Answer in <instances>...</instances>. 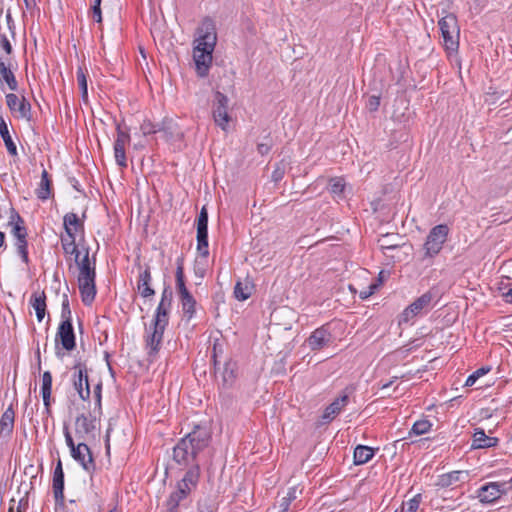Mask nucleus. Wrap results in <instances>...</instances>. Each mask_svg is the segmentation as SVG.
Listing matches in <instances>:
<instances>
[{"mask_svg":"<svg viewBox=\"0 0 512 512\" xmlns=\"http://www.w3.org/2000/svg\"><path fill=\"white\" fill-rule=\"evenodd\" d=\"M211 432L206 426L196 425L191 432L181 438L173 448V462L182 469H192L199 465L202 453L209 447Z\"/></svg>","mask_w":512,"mask_h":512,"instance_id":"nucleus-1","label":"nucleus"},{"mask_svg":"<svg viewBox=\"0 0 512 512\" xmlns=\"http://www.w3.org/2000/svg\"><path fill=\"white\" fill-rule=\"evenodd\" d=\"M198 37L193 49V59L196 72L199 77H206L212 64V53L214 51L217 34L214 21L206 17L197 30Z\"/></svg>","mask_w":512,"mask_h":512,"instance_id":"nucleus-2","label":"nucleus"},{"mask_svg":"<svg viewBox=\"0 0 512 512\" xmlns=\"http://www.w3.org/2000/svg\"><path fill=\"white\" fill-rule=\"evenodd\" d=\"M8 226L11 227V235L15 239L14 245L18 255L21 257L25 264L29 263L28 257V242H27V229L23 218L14 210L12 211Z\"/></svg>","mask_w":512,"mask_h":512,"instance_id":"nucleus-3","label":"nucleus"},{"mask_svg":"<svg viewBox=\"0 0 512 512\" xmlns=\"http://www.w3.org/2000/svg\"><path fill=\"white\" fill-rule=\"evenodd\" d=\"M438 25L445 50L448 52H456L459 48L460 33L456 16L452 13L447 14L439 20Z\"/></svg>","mask_w":512,"mask_h":512,"instance_id":"nucleus-4","label":"nucleus"},{"mask_svg":"<svg viewBox=\"0 0 512 512\" xmlns=\"http://www.w3.org/2000/svg\"><path fill=\"white\" fill-rule=\"evenodd\" d=\"M449 235V227L446 224L434 226L428 233L423 245L425 257L433 258L440 253Z\"/></svg>","mask_w":512,"mask_h":512,"instance_id":"nucleus-5","label":"nucleus"},{"mask_svg":"<svg viewBox=\"0 0 512 512\" xmlns=\"http://www.w3.org/2000/svg\"><path fill=\"white\" fill-rule=\"evenodd\" d=\"M508 494L506 481L488 482L482 485L476 491V498L484 505L493 504L503 495Z\"/></svg>","mask_w":512,"mask_h":512,"instance_id":"nucleus-6","label":"nucleus"},{"mask_svg":"<svg viewBox=\"0 0 512 512\" xmlns=\"http://www.w3.org/2000/svg\"><path fill=\"white\" fill-rule=\"evenodd\" d=\"M56 355L61 356L59 344L64 350L72 351L76 346L75 333L72 325V320H62L55 336Z\"/></svg>","mask_w":512,"mask_h":512,"instance_id":"nucleus-7","label":"nucleus"},{"mask_svg":"<svg viewBox=\"0 0 512 512\" xmlns=\"http://www.w3.org/2000/svg\"><path fill=\"white\" fill-rule=\"evenodd\" d=\"M434 298L433 292L427 291L414 300L409 306H407L401 315L399 316V324L408 323L417 315H419L423 310H428L430 308L431 302Z\"/></svg>","mask_w":512,"mask_h":512,"instance_id":"nucleus-8","label":"nucleus"},{"mask_svg":"<svg viewBox=\"0 0 512 512\" xmlns=\"http://www.w3.org/2000/svg\"><path fill=\"white\" fill-rule=\"evenodd\" d=\"M166 326H153V323L149 326L145 335V349L147 352L148 360L153 362L160 350L164 331Z\"/></svg>","mask_w":512,"mask_h":512,"instance_id":"nucleus-9","label":"nucleus"},{"mask_svg":"<svg viewBox=\"0 0 512 512\" xmlns=\"http://www.w3.org/2000/svg\"><path fill=\"white\" fill-rule=\"evenodd\" d=\"M96 418L90 414H81L75 419V435L77 440L90 442L96 438Z\"/></svg>","mask_w":512,"mask_h":512,"instance_id":"nucleus-10","label":"nucleus"},{"mask_svg":"<svg viewBox=\"0 0 512 512\" xmlns=\"http://www.w3.org/2000/svg\"><path fill=\"white\" fill-rule=\"evenodd\" d=\"M129 129H123L120 123L116 125V138L113 145L114 157L117 165L127 167L125 147L130 144Z\"/></svg>","mask_w":512,"mask_h":512,"instance_id":"nucleus-11","label":"nucleus"},{"mask_svg":"<svg viewBox=\"0 0 512 512\" xmlns=\"http://www.w3.org/2000/svg\"><path fill=\"white\" fill-rule=\"evenodd\" d=\"M228 104V97L217 91L214 96L212 114L216 125L219 126L222 130H226L227 125L231 119L228 114Z\"/></svg>","mask_w":512,"mask_h":512,"instance_id":"nucleus-12","label":"nucleus"},{"mask_svg":"<svg viewBox=\"0 0 512 512\" xmlns=\"http://www.w3.org/2000/svg\"><path fill=\"white\" fill-rule=\"evenodd\" d=\"M74 373L72 377V383L74 389L77 391L79 397L83 401H87L90 398V386L88 381L87 368L85 364L77 363L73 367Z\"/></svg>","mask_w":512,"mask_h":512,"instance_id":"nucleus-13","label":"nucleus"},{"mask_svg":"<svg viewBox=\"0 0 512 512\" xmlns=\"http://www.w3.org/2000/svg\"><path fill=\"white\" fill-rule=\"evenodd\" d=\"M352 393V389L345 388L342 393L332 403H330L324 410L321 416V424L330 423L334 420L342 410L349 403V395Z\"/></svg>","mask_w":512,"mask_h":512,"instance_id":"nucleus-14","label":"nucleus"},{"mask_svg":"<svg viewBox=\"0 0 512 512\" xmlns=\"http://www.w3.org/2000/svg\"><path fill=\"white\" fill-rule=\"evenodd\" d=\"M5 98L11 113L16 114V117L25 119L26 121L32 120V107L24 96L19 98L14 93H8Z\"/></svg>","mask_w":512,"mask_h":512,"instance_id":"nucleus-15","label":"nucleus"},{"mask_svg":"<svg viewBox=\"0 0 512 512\" xmlns=\"http://www.w3.org/2000/svg\"><path fill=\"white\" fill-rule=\"evenodd\" d=\"M72 458L77 461L87 472L95 469V463L92 457L88 442L78 440L75 448L71 451Z\"/></svg>","mask_w":512,"mask_h":512,"instance_id":"nucleus-16","label":"nucleus"},{"mask_svg":"<svg viewBox=\"0 0 512 512\" xmlns=\"http://www.w3.org/2000/svg\"><path fill=\"white\" fill-rule=\"evenodd\" d=\"M200 478V468L195 466L188 469L183 478L177 483V491H182L183 495L187 498L189 494L196 489Z\"/></svg>","mask_w":512,"mask_h":512,"instance_id":"nucleus-17","label":"nucleus"},{"mask_svg":"<svg viewBox=\"0 0 512 512\" xmlns=\"http://www.w3.org/2000/svg\"><path fill=\"white\" fill-rule=\"evenodd\" d=\"M152 275L150 266L142 268L139 265V275L137 279V290L143 298H149L155 295V290L151 287Z\"/></svg>","mask_w":512,"mask_h":512,"instance_id":"nucleus-18","label":"nucleus"},{"mask_svg":"<svg viewBox=\"0 0 512 512\" xmlns=\"http://www.w3.org/2000/svg\"><path fill=\"white\" fill-rule=\"evenodd\" d=\"M332 341V335L327 326L323 325L315 329L307 339L308 345L311 350H320L327 346Z\"/></svg>","mask_w":512,"mask_h":512,"instance_id":"nucleus-19","label":"nucleus"},{"mask_svg":"<svg viewBox=\"0 0 512 512\" xmlns=\"http://www.w3.org/2000/svg\"><path fill=\"white\" fill-rule=\"evenodd\" d=\"M78 269V278L96 277V260L89 258V249L85 248L84 255L74 259Z\"/></svg>","mask_w":512,"mask_h":512,"instance_id":"nucleus-20","label":"nucleus"},{"mask_svg":"<svg viewBox=\"0 0 512 512\" xmlns=\"http://www.w3.org/2000/svg\"><path fill=\"white\" fill-rule=\"evenodd\" d=\"M96 277L90 278H78V286L82 298V302L85 305H91L96 296Z\"/></svg>","mask_w":512,"mask_h":512,"instance_id":"nucleus-21","label":"nucleus"},{"mask_svg":"<svg viewBox=\"0 0 512 512\" xmlns=\"http://www.w3.org/2000/svg\"><path fill=\"white\" fill-rule=\"evenodd\" d=\"M0 83H6L11 91L18 89V82L11 69L10 60L0 56Z\"/></svg>","mask_w":512,"mask_h":512,"instance_id":"nucleus-22","label":"nucleus"},{"mask_svg":"<svg viewBox=\"0 0 512 512\" xmlns=\"http://www.w3.org/2000/svg\"><path fill=\"white\" fill-rule=\"evenodd\" d=\"M468 477L467 471H451L438 476L435 485L440 488L454 487Z\"/></svg>","mask_w":512,"mask_h":512,"instance_id":"nucleus-23","label":"nucleus"},{"mask_svg":"<svg viewBox=\"0 0 512 512\" xmlns=\"http://www.w3.org/2000/svg\"><path fill=\"white\" fill-rule=\"evenodd\" d=\"M52 488L55 500L62 503L64 501V472L60 460L54 469Z\"/></svg>","mask_w":512,"mask_h":512,"instance_id":"nucleus-24","label":"nucleus"},{"mask_svg":"<svg viewBox=\"0 0 512 512\" xmlns=\"http://www.w3.org/2000/svg\"><path fill=\"white\" fill-rule=\"evenodd\" d=\"M499 439L497 437L487 436L485 431L481 428L475 429L473 433V439L471 448L473 449H484L497 446Z\"/></svg>","mask_w":512,"mask_h":512,"instance_id":"nucleus-25","label":"nucleus"},{"mask_svg":"<svg viewBox=\"0 0 512 512\" xmlns=\"http://www.w3.org/2000/svg\"><path fill=\"white\" fill-rule=\"evenodd\" d=\"M30 305L34 308L36 312V317L39 322H41L46 313V294L44 291H35L32 293L30 300Z\"/></svg>","mask_w":512,"mask_h":512,"instance_id":"nucleus-26","label":"nucleus"},{"mask_svg":"<svg viewBox=\"0 0 512 512\" xmlns=\"http://www.w3.org/2000/svg\"><path fill=\"white\" fill-rule=\"evenodd\" d=\"M35 194L37 198L42 201H46L52 196V180L46 169H43L41 173V179L35 190Z\"/></svg>","mask_w":512,"mask_h":512,"instance_id":"nucleus-27","label":"nucleus"},{"mask_svg":"<svg viewBox=\"0 0 512 512\" xmlns=\"http://www.w3.org/2000/svg\"><path fill=\"white\" fill-rule=\"evenodd\" d=\"M52 393V374L45 371L42 375L41 395L47 413H50Z\"/></svg>","mask_w":512,"mask_h":512,"instance_id":"nucleus-28","label":"nucleus"},{"mask_svg":"<svg viewBox=\"0 0 512 512\" xmlns=\"http://www.w3.org/2000/svg\"><path fill=\"white\" fill-rule=\"evenodd\" d=\"M172 304L159 302L153 317V326H166L169 323V314Z\"/></svg>","mask_w":512,"mask_h":512,"instance_id":"nucleus-29","label":"nucleus"},{"mask_svg":"<svg viewBox=\"0 0 512 512\" xmlns=\"http://www.w3.org/2000/svg\"><path fill=\"white\" fill-rule=\"evenodd\" d=\"M0 136L4 141L8 153L11 156H17V147L9 133L8 125L2 116H0Z\"/></svg>","mask_w":512,"mask_h":512,"instance_id":"nucleus-30","label":"nucleus"},{"mask_svg":"<svg viewBox=\"0 0 512 512\" xmlns=\"http://www.w3.org/2000/svg\"><path fill=\"white\" fill-rule=\"evenodd\" d=\"M374 454L375 452L373 448L365 445H358L354 449V464L363 465L370 461L373 458Z\"/></svg>","mask_w":512,"mask_h":512,"instance_id":"nucleus-31","label":"nucleus"},{"mask_svg":"<svg viewBox=\"0 0 512 512\" xmlns=\"http://www.w3.org/2000/svg\"><path fill=\"white\" fill-rule=\"evenodd\" d=\"M15 412L13 408L8 407L1 416L0 419V432L2 434L10 435L14 427Z\"/></svg>","mask_w":512,"mask_h":512,"instance_id":"nucleus-32","label":"nucleus"},{"mask_svg":"<svg viewBox=\"0 0 512 512\" xmlns=\"http://www.w3.org/2000/svg\"><path fill=\"white\" fill-rule=\"evenodd\" d=\"M175 278H176V289L179 293L189 291L185 284V275H184V256L181 254L176 259V272H175Z\"/></svg>","mask_w":512,"mask_h":512,"instance_id":"nucleus-33","label":"nucleus"},{"mask_svg":"<svg viewBox=\"0 0 512 512\" xmlns=\"http://www.w3.org/2000/svg\"><path fill=\"white\" fill-rule=\"evenodd\" d=\"M159 128L161 129L158 131V133H162L163 138L166 141H169L175 137L180 136L176 124L173 122L172 119H163L161 122H159Z\"/></svg>","mask_w":512,"mask_h":512,"instance_id":"nucleus-34","label":"nucleus"},{"mask_svg":"<svg viewBox=\"0 0 512 512\" xmlns=\"http://www.w3.org/2000/svg\"><path fill=\"white\" fill-rule=\"evenodd\" d=\"M183 313L188 319H191L195 314L196 301L189 291L179 293Z\"/></svg>","mask_w":512,"mask_h":512,"instance_id":"nucleus-35","label":"nucleus"},{"mask_svg":"<svg viewBox=\"0 0 512 512\" xmlns=\"http://www.w3.org/2000/svg\"><path fill=\"white\" fill-rule=\"evenodd\" d=\"M63 225H64L65 231H67V229H68L69 231H74V232H76L78 228L83 227V224L80 222L77 214H75L73 212H70V213H67L64 215Z\"/></svg>","mask_w":512,"mask_h":512,"instance_id":"nucleus-36","label":"nucleus"},{"mask_svg":"<svg viewBox=\"0 0 512 512\" xmlns=\"http://www.w3.org/2000/svg\"><path fill=\"white\" fill-rule=\"evenodd\" d=\"M77 82L78 86L81 90V96L84 101L88 99V87H87V75L86 70L82 67H78L77 72Z\"/></svg>","mask_w":512,"mask_h":512,"instance_id":"nucleus-37","label":"nucleus"},{"mask_svg":"<svg viewBox=\"0 0 512 512\" xmlns=\"http://www.w3.org/2000/svg\"><path fill=\"white\" fill-rule=\"evenodd\" d=\"M431 427H432V423L429 420L421 419V420L416 421L413 424L409 434L410 435L414 434V435L420 436L425 433H428L430 431Z\"/></svg>","mask_w":512,"mask_h":512,"instance_id":"nucleus-38","label":"nucleus"},{"mask_svg":"<svg viewBox=\"0 0 512 512\" xmlns=\"http://www.w3.org/2000/svg\"><path fill=\"white\" fill-rule=\"evenodd\" d=\"M197 251L201 258L207 259L209 255L208 233H197Z\"/></svg>","mask_w":512,"mask_h":512,"instance_id":"nucleus-39","label":"nucleus"},{"mask_svg":"<svg viewBox=\"0 0 512 512\" xmlns=\"http://www.w3.org/2000/svg\"><path fill=\"white\" fill-rule=\"evenodd\" d=\"M420 503L421 495L417 494L411 499H409L407 502H403L400 508L398 509V512H416L419 508Z\"/></svg>","mask_w":512,"mask_h":512,"instance_id":"nucleus-40","label":"nucleus"},{"mask_svg":"<svg viewBox=\"0 0 512 512\" xmlns=\"http://www.w3.org/2000/svg\"><path fill=\"white\" fill-rule=\"evenodd\" d=\"M197 233H208V211L205 206L201 208L197 218Z\"/></svg>","mask_w":512,"mask_h":512,"instance_id":"nucleus-41","label":"nucleus"},{"mask_svg":"<svg viewBox=\"0 0 512 512\" xmlns=\"http://www.w3.org/2000/svg\"><path fill=\"white\" fill-rule=\"evenodd\" d=\"M296 499V488H290L287 495L282 498L279 512H288L290 504Z\"/></svg>","mask_w":512,"mask_h":512,"instance_id":"nucleus-42","label":"nucleus"},{"mask_svg":"<svg viewBox=\"0 0 512 512\" xmlns=\"http://www.w3.org/2000/svg\"><path fill=\"white\" fill-rule=\"evenodd\" d=\"M345 188V181L341 177H335L330 180V192L334 195H341Z\"/></svg>","mask_w":512,"mask_h":512,"instance_id":"nucleus-43","label":"nucleus"},{"mask_svg":"<svg viewBox=\"0 0 512 512\" xmlns=\"http://www.w3.org/2000/svg\"><path fill=\"white\" fill-rule=\"evenodd\" d=\"M251 295V292L247 286L243 287L241 282H237L234 287V296L237 300L245 301Z\"/></svg>","mask_w":512,"mask_h":512,"instance_id":"nucleus-44","label":"nucleus"},{"mask_svg":"<svg viewBox=\"0 0 512 512\" xmlns=\"http://www.w3.org/2000/svg\"><path fill=\"white\" fill-rule=\"evenodd\" d=\"M160 129L159 123H153L150 120H144L140 126V130L144 136L156 134Z\"/></svg>","mask_w":512,"mask_h":512,"instance_id":"nucleus-45","label":"nucleus"},{"mask_svg":"<svg viewBox=\"0 0 512 512\" xmlns=\"http://www.w3.org/2000/svg\"><path fill=\"white\" fill-rule=\"evenodd\" d=\"M490 371V367H481L468 376L465 382V386H473L478 378L487 374Z\"/></svg>","mask_w":512,"mask_h":512,"instance_id":"nucleus-46","label":"nucleus"},{"mask_svg":"<svg viewBox=\"0 0 512 512\" xmlns=\"http://www.w3.org/2000/svg\"><path fill=\"white\" fill-rule=\"evenodd\" d=\"M63 251L66 255L74 256L75 258H79L82 255V252L78 249L76 243H65L61 244Z\"/></svg>","mask_w":512,"mask_h":512,"instance_id":"nucleus-47","label":"nucleus"},{"mask_svg":"<svg viewBox=\"0 0 512 512\" xmlns=\"http://www.w3.org/2000/svg\"><path fill=\"white\" fill-rule=\"evenodd\" d=\"M187 498L183 495L182 491H173L169 498H168V502L172 503L173 505H178V506H185L184 504V501L186 500Z\"/></svg>","mask_w":512,"mask_h":512,"instance_id":"nucleus-48","label":"nucleus"},{"mask_svg":"<svg viewBox=\"0 0 512 512\" xmlns=\"http://www.w3.org/2000/svg\"><path fill=\"white\" fill-rule=\"evenodd\" d=\"M379 244L382 250L396 249L399 247L398 243H394L389 239V235H384L381 239H379Z\"/></svg>","mask_w":512,"mask_h":512,"instance_id":"nucleus-49","label":"nucleus"},{"mask_svg":"<svg viewBox=\"0 0 512 512\" xmlns=\"http://www.w3.org/2000/svg\"><path fill=\"white\" fill-rule=\"evenodd\" d=\"M380 106V96L372 95L368 98L366 107L370 112H375Z\"/></svg>","mask_w":512,"mask_h":512,"instance_id":"nucleus-50","label":"nucleus"},{"mask_svg":"<svg viewBox=\"0 0 512 512\" xmlns=\"http://www.w3.org/2000/svg\"><path fill=\"white\" fill-rule=\"evenodd\" d=\"M379 288V284H370L366 289L362 290L359 294V297L362 300L369 298L373 295Z\"/></svg>","mask_w":512,"mask_h":512,"instance_id":"nucleus-51","label":"nucleus"},{"mask_svg":"<svg viewBox=\"0 0 512 512\" xmlns=\"http://www.w3.org/2000/svg\"><path fill=\"white\" fill-rule=\"evenodd\" d=\"M62 320H71V310L69 307V301L67 296H64V300L62 302V311H61Z\"/></svg>","mask_w":512,"mask_h":512,"instance_id":"nucleus-52","label":"nucleus"},{"mask_svg":"<svg viewBox=\"0 0 512 512\" xmlns=\"http://www.w3.org/2000/svg\"><path fill=\"white\" fill-rule=\"evenodd\" d=\"M0 46L2 47V49L5 51V53L7 55L12 54L13 47H12L10 41L8 40L7 36L4 34L0 35Z\"/></svg>","mask_w":512,"mask_h":512,"instance_id":"nucleus-53","label":"nucleus"},{"mask_svg":"<svg viewBox=\"0 0 512 512\" xmlns=\"http://www.w3.org/2000/svg\"><path fill=\"white\" fill-rule=\"evenodd\" d=\"M101 0H94V4L92 6V13L93 18L96 22L100 23L102 21V14H101Z\"/></svg>","mask_w":512,"mask_h":512,"instance_id":"nucleus-54","label":"nucleus"},{"mask_svg":"<svg viewBox=\"0 0 512 512\" xmlns=\"http://www.w3.org/2000/svg\"><path fill=\"white\" fill-rule=\"evenodd\" d=\"M172 299H173L172 289L170 288V286L164 287L162 294H161L160 302L172 304Z\"/></svg>","mask_w":512,"mask_h":512,"instance_id":"nucleus-55","label":"nucleus"},{"mask_svg":"<svg viewBox=\"0 0 512 512\" xmlns=\"http://www.w3.org/2000/svg\"><path fill=\"white\" fill-rule=\"evenodd\" d=\"M94 397H95V404L99 410V412L101 411V392H102V383L99 382L97 383L95 386H94Z\"/></svg>","mask_w":512,"mask_h":512,"instance_id":"nucleus-56","label":"nucleus"},{"mask_svg":"<svg viewBox=\"0 0 512 512\" xmlns=\"http://www.w3.org/2000/svg\"><path fill=\"white\" fill-rule=\"evenodd\" d=\"M76 232L74 231H69L67 229V231H65V235L61 236V244H64L65 243H76L75 240H76Z\"/></svg>","mask_w":512,"mask_h":512,"instance_id":"nucleus-57","label":"nucleus"},{"mask_svg":"<svg viewBox=\"0 0 512 512\" xmlns=\"http://www.w3.org/2000/svg\"><path fill=\"white\" fill-rule=\"evenodd\" d=\"M64 436L67 446L70 448V452L73 448L76 447L77 444H75L72 435L67 427L64 428Z\"/></svg>","mask_w":512,"mask_h":512,"instance_id":"nucleus-58","label":"nucleus"},{"mask_svg":"<svg viewBox=\"0 0 512 512\" xmlns=\"http://www.w3.org/2000/svg\"><path fill=\"white\" fill-rule=\"evenodd\" d=\"M257 151L261 155H265V154H267L270 151V146L268 144H265V143H260L257 146Z\"/></svg>","mask_w":512,"mask_h":512,"instance_id":"nucleus-59","label":"nucleus"},{"mask_svg":"<svg viewBox=\"0 0 512 512\" xmlns=\"http://www.w3.org/2000/svg\"><path fill=\"white\" fill-rule=\"evenodd\" d=\"M6 22H7V25H8V28L9 30L12 32V34H14V21H13V18H12V15L10 12H8L6 14Z\"/></svg>","mask_w":512,"mask_h":512,"instance_id":"nucleus-60","label":"nucleus"},{"mask_svg":"<svg viewBox=\"0 0 512 512\" xmlns=\"http://www.w3.org/2000/svg\"><path fill=\"white\" fill-rule=\"evenodd\" d=\"M27 502H24L22 500L19 501V504L17 506V512H25L26 511ZM8 512H14L13 507L11 506L8 510Z\"/></svg>","mask_w":512,"mask_h":512,"instance_id":"nucleus-61","label":"nucleus"},{"mask_svg":"<svg viewBox=\"0 0 512 512\" xmlns=\"http://www.w3.org/2000/svg\"><path fill=\"white\" fill-rule=\"evenodd\" d=\"M27 10L31 11L36 7V0H23Z\"/></svg>","mask_w":512,"mask_h":512,"instance_id":"nucleus-62","label":"nucleus"},{"mask_svg":"<svg viewBox=\"0 0 512 512\" xmlns=\"http://www.w3.org/2000/svg\"><path fill=\"white\" fill-rule=\"evenodd\" d=\"M166 508H167V512H179L180 506L173 505L172 503L167 501L166 502Z\"/></svg>","mask_w":512,"mask_h":512,"instance_id":"nucleus-63","label":"nucleus"},{"mask_svg":"<svg viewBox=\"0 0 512 512\" xmlns=\"http://www.w3.org/2000/svg\"><path fill=\"white\" fill-rule=\"evenodd\" d=\"M506 302L512 303V287L505 293Z\"/></svg>","mask_w":512,"mask_h":512,"instance_id":"nucleus-64","label":"nucleus"}]
</instances>
